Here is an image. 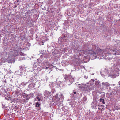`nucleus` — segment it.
Returning <instances> with one entry per match:
<instances>
[{
	"instance_id": "obj_1",
	"label": "nucleus",
	"mask_w": 120,
	"mask_h": 120,
	"mask_svg": "<svg viewBox=\"0 0 120 120\" xmlns=\"http://www.w3.org/2000/svg\"><path fill=\"white\" fill-rule=\"evenodd\" d=\"M23 49L20 46H18L15 45L13 46L11 51L8 52H5L3 53V55L7 56H7L8 57L6 58L7 61L8 63H10L16 56L20 55L24 56L23 54L21 52V50H23Z\"/></svg>"
},
{
	"instance_id": "obj_2",
	"label": "nucleus",
	"mask_w": 120,
	"mask_h": 120,
	"mask_svg": "<svg viewBox=\"0 0 120 120\" xmlns=\"http://www.w3.org/2000/svg\"><path fill=\"white\" fill-rule=\"evenodd\" d=\"M111 66L109 67H105V69L100 72V74L102 76L105 77V76L110 77L113 78H115L116 76H119V68L115 67L113 64H112Z\"/></svg>"
},
{
	"instance_id": "obj_3",
	"label": "nucleus",
	"mask_w": 120,
	"mask_h": 120,
	"mask_svg": "<svg viewBox=\"0 0 120 120\" xmlns=\"http://www.w3.org/2000/svg\"><path fill=\"white\" fill-rule=\"evenodd\" d=\"M120 50H117L114 49H109L108 52H107L105 51L101 50L99 52L97 53H93L91 54V56L93 59L98 58L99 59L105 58V56H107L110 54L119 55L120 54Z\"/></svg>"
},
{
	"instance_id": "obj_4",
	"label": "nucleus",
	"mask_w": 120,
	"mask_h": 120,
	"mask_svg": "<svg viewBox=\"0 0 120 120\" xmlns=\"http://www.w3.org/2000/svg\"><path fill=\"white\" fill-rule=\"evenodd\" d=\"M30 16H27L26 17L23 18V23L26 26H28L30 27L33 26V22L30 19Z\"/></svg>"
},
{
	"instance_id": "obj_5",
	"label": "nucleus",
	"mask_w": 120,
	"mask_h": 120,
	"mask_svg": "<svg viewBox=\"0 0 120 120\" xmlns=\"http://www.w3.org/2000/svg\"><path fill=\"white\" fill-rule=\"evenodd\" d=\"M65 79L68 82L69 85H71L74 81V79L70 75H66L65 77Z\"/></svg>"
},
{
	"instance_id": "obj_6",
	"label": "nucleus",
	"mask_w": 120,
	"mask_h": 120,
	"mask_svg": "<svg viewBox=\"0 0 120 120\" xmlns=\"http://www.w3.org/2000/svg\"><path fill=\"white\" fill-rule=\"evenodd\" d=\"M42 65L43 66L42 67L43 68L45 69H48V68H49L50 64L47 62H45L43 63H42Z\"/></svg>"
},
{
	"instance_id": "obj_7",
	"label": "nucleus",
	"mask_w": 120,
	"mask_h": 120,
	"mask_svg": "<svg viewBox=\"0 0 120 120\" xmlns=\"http://www.w3.org/2000/svg\"><path fill=\"white\" fill-rule=\"evenodd\" d=\"M118 87L116 86L112 90V92H113V93L114 94H116L117 91L119 92V91H120V90H119L118 89Z\"/></svg>"
},
{
	"instance_id": "obj_8",
	"label": "nucleus",
	"mask_w": 120,
	"mask_h": 120,
	"mask_svg": "<svg viewBox=\"0 0 120 120\" xmlns=\"http://www.w3.org/2000/svg\"><path fill=\"white\" fill-rule=\"evenodd\" d=\"M29 100V98H25L24 99H21L20 102L22 104H25Z\"/></svg>"
},
{
	"instance_id": "obj_9",
	"label": "nucleus",
	"mask_w": 120,
	"mask_h": 120,
	"mask_svg": "<svg viewBox=\"0 0 120 120\" xmlns=\"http://www.w3.org/2000/svg\"><path fill=\"white\" fill-rule=\"evenodd\" d=\"M22 92L20 90H17L15 91V94L18 96L21 95L22 94Z\"/></svg>"
},
{
	"instance_id": "obj_10",
	"label": "nucleus",
	"mask_w": 120,
	"mask_h": 120,
	"mask_svg": "<svg viewBox=\"0 0 120 120\" xmlns=\"http://www.w3.org/2000/svg\"><path fill=\"white\" fill-rule=\"evenodd\" d=\"M35 84L34 83H30L28 86V87L31 89L34 88L35 86Z\"/></svg>"
},
{
	"instance_id": "obj_11",
	"label": "nucleus",
	"mask_w": 120,
	"mask_h": 120,
	"mask_svg": "<svg viewBox=\"0 0 120 120\" xmlns=\"http://www.w3.org/2000/svg\"><path fill=\"white\" fill-rule=\"evenodd\" d=\"M71 22V21L69 20H65L64 22L65 25L68 26L70 25Z\"/></svg>"
},
{
	"instance_id": "obj_12",
	"label": "nucleus",
	"mask_w": 120,
	"mask_h": 120,
	"mask_svg": "<svg viewBox=\"0 0 120 120\" xmlns=\"http://www.w3.org/2000/svg\"><path fill=\"white\" fill-rule=\"evenodd\" d=\"M95 85L98 87H100V88L101 83L99 81H96L95 82Z\"/></svg>"
},
{
	"instance_id": "obj_13",
	"label": "nucleus",
	"mask_w": 120,
	"mask_h": 120,
	"mask_svg": "<svg viewBox=\"0 0 120 120\" xmlns=\"http://www.w3.org/2000/svg\"><path fill=\"white\" fill-rule=\"evenodd\" d=\"M50 92L47 91H45L44 92V95L46 97H48L50 94Z\"/></svg>"
},
{
	"instance_id": "obj_14",
	"label": "nucleus",
	"mask_w": 120,
	"mask_h": 120,
	"mask_svg": "<svg viewBox=\"0 0 120 120\" xmlns=\"http://www.w3.org/2000/svg\"><path fill=\"white\" fill-rule=\"evenodd\" d=\"M5 57H7V56H4V57H2V58L0 60L1 61L2 63H4L5 62H6L7 61V60L6 59V58H5Z\"/></svg>"
},
{
	"instance_id": "obj_15",
	"label": "nucleus",
	"mask_w": 120,
	"mask_h": 120,
	"mask_svg": "<svg viewBox=\"0 0 120 120\" xmlns=\"http://www.w3.org/2000/svg\"><path fill=\"white\" fill-rule=\"evenodd\" d=\"M102 84L103 86H104L106 87L110 85V84L109 83L107 82H103Z\"/></svg>"
},
{
	"instance_id": "obj_16",
	"label": "nucleus",
	"mask_w": 120,
	"mask_h": 120,
	"mask_svg": "<svg viewBox=\"0 0 120 120\" xmlns=\"http://www.w3.org/2000/svg\"><path fill=\"white\" fill-rule=\"evenodd\" d=\"M60 98L58 99V101H57V102H59L60 99L62 100L64 98V97L63 95L61 94L60 95Z\"/></svg>"
},
{
	"instance_id": "obj_17",
	"label": "nucleus",
	"mask_w": 120,
	"mask_h": 120,
	"mask_svg": "<svg viewBox=\"0 0 120 120\" xmlns=\"http://www.w3.org/2000/svg\"><path fill=\"white\" fill-rule=\"evenodd\" d=\"M11 27H12L11 25H10L9 26H8V25H7L5 26V28L6 30H7V29L9 30L11 29L10 28H11Z\"/></svg>"
},
{
	"instance_id": "obj_18",
	"label": "nucleus",
	"mask_w": 120,
	"mask_h": 120,
	"mask_svg": "<svg viewBox=\"0 0 120 120\" xmlns=\"http://www.w3.org/2000/svg\"><path fill=\"white\" fill-rule=\"evenodd\" d=\"M23 72H21L20 70H18L16 72V74L20 75H22V73Z\"/></svg>"
},
{
	"instance_id": "obj_19",
	"label": "nucleus",
	"mask_w": 120,
	"mask_h": 120,
	"mask_svg": "<svg viewBox=\"0 0 120 120\" xmlns=\"http://www.w3.org/2000/svg\"><path fill=\"white\" fill-rule=\"evenodd\" d=\"M19 68L20 69L19 70H20V71L21 72H22V71H23L25 69L24 67L23 66H20L19 67Z\"/></svg>"
},
{
	"instance_id": "obj_20",
	"label": "nucleus",
	"mask_w": 120,
	"mask_h": 120,
	"mask_svg": "<svg viewBox=\"0 0 120 120\" xmlns=\"http://www.w3.org/2000/svg\"><path fill=\"white\" fill-rule=\"evenodd\" d=\"M97 105V104L96 102H93L92 104V106H93L94 108H96V106Z\"/></svg>"
},
{
	"instance_id": "obj_21",
	"label": "nucleus",
	"mask_w": 120,
	"mask_h": 120,
	"mask_svg": "<svg viewBox=\"0 0 120 120\" xmlns=\"http://www.w3.org/2000/svg\"><path fill=\"white\" fill-rule=\"evenodd\" d=\"M99 100H100V101L101 102H102L103 104H105V102L104 99L101 98Z\"/></svg>"
},
{
	"instance_id": "obj_22",
	"label": "nucleus",
	"mask_w": 120,
	"mask_h": 120,
	"mask_svg": "<svg viewBox=\"0 0 120 120\" xmlns=\"http://www.w3.org/2000/svg\"><path fill=\"white\" fill-rule=\"evenodd\" d=\"M28 96V95L27 94L25 93H24L23 94V97L24 98L27 97Z\"/></svg>"
},
{
	"instance_id": "obj_23",
	"label": "nucleus",
	"mask_w": 120,
	"mask_h": 120,
	"mask_svg": "<svg viewBox=\"0 0 120 120\" xmlns=\"http://www.w3.org/2000/svg\"><path fill=\"white\" fill-rule=\"evenodd\" d=\"M5 99L7 100H8L10 99V97L8 95H5Z\"/></svg>"
},
{
	"instance_id": "obj_24",
	"label": "nucleus",
	"mask_w": 120,
	"mask_h": 120,
	"mask_svg": "<svg viewBox=\"0 0 120 120\" xmlns=\"http://www.w3.org/2000/svg\"><path fill=\"white\" fill-rule=\"evenodd\" d=\"M28 83V82H26L25 83L24 82H23L21 83V84L24 86H25Z\"/></svg>"
},
{
	"instance_id": "obj_25",
	"label": "nucleus",
	"mask_w": 120,
	"mask_h": 120,
	"mask_svg": "<svg viewBox=\"0 0 120 120\" xmlns=\"http://www.w3.org/2000/svg\"><path fill=\"white\" fill-rule=\"evenodd\" d=\"M40 105L39 104L38 102H37L36 103L35 107H38L40 106Z\"/></svg>"
},
{
	"instance_id": "obj_26",
	"label": "nucleus",
	"mask_w": 120,
	"mask_h": 120,
	"mask_svg": "<svg viewBox=\"0 0 120 120\" xmlns=\"http://www.w3.org/2000/svg\"><path fill=\"white\" fill-rule=\"evenodd\" d=\"M41 99L39 98V96H37L36 98V100L37 101H40Z\"/></svg>"
},
{
	"instance_id": "obj_27",
	"label": "nucleus",
	"mask_w": 120,
	"mask_h": 120,
	"mask_svg": "<svg viewBox=\"0 0 120 120\" xmlns=\"http://www.w3.org/2000/svg\"><path fill=\"white\" fill-rule=\"evenodd\" d=\"M35 70H33V71H29V72L30 73H31V74H32V75H34V71Z\"/></svg>"
},
{
	"instance_id": "obj_28",
	"label": "nucleus",
	"mask_w": 120,
	"mask_h": 120,
	"mask_svg": "<svg viewBox=\"0 0 120 120\" xmlns=\"http://www.w3.org/2000/svg\"><path fill=\"white\" fill-rule=\"evenodd\" d=\"M79 48H78L77 49H75V50L77 51L76 52H78L79 51H80V50L79 49Z\"/></svg>"
},
{
	"instance_id": "obj_29",
	"label": "nucleus",
	"mask_w": 120,
	"mask_h": 120,
	"mask_svg": "<svg viewBox=\"0 0 120 120\" xmlns=\"http://www.w3.org/2000/svg\"><path fill=\"white\" fill-rule=\"evenodd\" d=\"M115 108L117 110H118L119 109H120V108H119L118 106H116L115 107Z\"/></svg>"
},
{
	"instance_id": "obj_30",
	"label": "nucleus",
	"mask_w": 120,
	"mask_h": 120,
	"mask_svg": "<svg viewBox=\"0 0 120 120\" xmlns=\"http://www.w3.org/2000/svg\"><path fill=\"white\" fill-rule=\"evenodd\" d=\"M58 96V94H56L55 96H54V98H56V99H57V97Z\"/></svg>"
},
{
	"instance_id": "obj_31",
	"label": "nucleus",
	"mask_w": 120,
	"mask_h": 120,
	"mask_svg": "<svg viewBox=\"0 0 120 120\" xmlns=\"http://www.w3.org/2000/svg\"><path fill=\"white\" fill-rule=\"evenodd\" d=\"M49 22L50 24H52L53 23L52 20H51V21H49Z\"/></svg>"
},
{
	"instance_id": "obj_32",
	"label": "nucleus",
	"mask_w": 120,
	"mask_h": 120,
	"mask_svg": "<svg viewBox=\"0 0 120 120\" xmlns=\"http://www.w3.org/2000/svg\"><path fill=\"white\" fill-rule=\"evenodd\" d=\"M33 78L32 77H31L30 79L29 80V82H31L32 81V80Z\"/></svg>"
},
{
	"instance_id": "obj_33",
	"label": "nucleus",
	"mask_w": 120,
	"mask_h": 120,
	"mask_svg": "<svg viewBox=\"0 0 120 120\" xmlns=\"http://www.w3.org/2000/svg\"><path fill=\"white\" fill-rule=\"evenodd\" d=\"M52 54H53V56H56V53H55L54 52H52Z\"/></svg>"
},
{
	"instance_id": "obj_34",
	"label": "nucleus",
	"mask_w": 120,
	"mask_h": 120,
	"mask_svg": "<svg viewBox=\"0 0 120 120\" xmlns=\"http://www.w3.org/2000/svg\"><path fill=\"white\" fill-rule=\"evenodd\" d=\"M94 80L93 79H92L90 81V82H92V81L94 82Z\"/></svg>"
},
{
	"instance_id": "obj_35",
	"label": "nucleus",
	"mask_w": 120,
	"mask_h": 120,
	"mask_svg": "<svg viewBox=\"0 0 120 120\" xmlns=\"http://www.w3.org/2000/svg\"><path fill=\"white\" fill-rule=\"evenodd\" d=\"M85 79H87L88 78V76L87 75H85L84 76Z\"/></svg>"
},
{
	"instance_id": "obj_36",
	"label": "nucleus",
	"mask_w": 120,
	"mask_h": 120,
	"mask_svg": "<svg viewBox=\"0 0 120 120\" xmlns=\"http://www.w3.org/2000/svg\"><path fill=\"white\" fill-rule=\"evenodd\" d=\"M73 93L74 94H76V92H73Z\"/></svg>"
},
{
	"instance_id": "obj_37",
	"label": "nucleus",
	"mask_w": 120,
	"mask_h": 120,
	"mask_svg": "<svg viewBox=\"0 0 120 120\" xmlns=\"http://www.w3.org/2000/svg\"><path fill=\"white\" fill-rule=\"evenodd\" d=\"M17 7V6L16 5H15L14 6V8H16Z\"/></svg>"
},
{
	"instance_id": "obj_38",
	"label": "nucleus",
	"mask_w": 120,
	"mask_h": 120,
	"mask_svg": "<svg viewBox=\"0 0 120 120\" xmlns=\"http://www.w3.org/2000/svg\"><path fill=\"white\" fill-rule=\"evenodd\" d=\"M101 106H102V107H104V106L103 105H101Z\"/></svg>"
},
{
	"instance_id": "obj_39",
	"label": "nucleus",
	"mask_w": 120,
	"mask_h": 120,
	"mask_svg": "<svg viewBox=\"0 0 120 120\" xmlns=\"http://www.w3.org/2000/svg\"><path fill=\"white\" fill-rule=\"evenodd\" d=\"M17 2H19V0H17Z\"/></svg>"
},
{
	"instance_id": "obj_40",
	"label": "nucleus",
	"mask_w": 120,
	"mask_h": 120,
	"mask_svg": "<svg viewBox=\"0 0 120 120\" xmlns=\"http://www.w3.org/2000/svg\"><path fill=\"white\" fill-rule=\"evenodd\" d=\"M103 109L102 108V109H101V111H102V110H103L102 109Z\"/></svg>"
},
{
	"instance_id": "obj_41",
	"label": "nucleus",
	"mask_w": 120,
	"mask_h": 120,
	"mask_svg": "<svg viewBox=\"0 0 120 120\" xmlns=\"http://www.w3.org/2000/svg\"><path fill=\"white\" fill-rule=\"evenodd\" d=\"M44 51V50H43ZM44 52H46V51H44Z\"/></svg>"
},
{
	"instance_id": "obj_42",
	"label": "nucleus",
	"mask_w": 120,
	"mask_h": 120,
	"mask_svg": "<svg viewBox=\"0 0 120 120\" xmlns=\"http://www.w3.org/2000/svg\"><path fill=\"white\" fill-rule=\"evenodd\" d=\"M100 109V108H98V109L99 110Z\"/></svg>"
},
{
	"instance_id": "obj_43",
	"label": "nucleus",
	"mask_w": 120,
	"mask_h": 120,
	"mask_svg": "<svg viewBox=\"0 0 120 120\" xmlns=\"http://www.w3.org/2000/svg\"><path fill=\"white\" fill-rule=\"evenodd\" d=\"M6 82V81L5 80L4 81V82Z\"/></svg>"
},
{
	"instance_id": "obj_44",
	"label": "nucleus",
	"mask_w": 120,
	"mask_h": 120,
	"mask_svg": "<svg viewBox=\"0 0 120 120\" xmlns=\"http://www.w3.org/2000/svg\"><path fill=\"white\" fill-rule=\"evenodd\" d=\"M63 39L64 40L65 39L64 38H63Z\"/></svg>"
},
{
	"instance_id": "obj_45",
	"label": "nucleus",
	"mask_w": 120,
	"mask_h": 120,
	"mask_svg": "<svg viewBox=\"0 0 120 120\" xmlns=\"http://www.w3.org/2000/svg\"><path fill=\"white\" fill-rule=\"evenodd\" d=\"M62 34H64V33H63V32H62Z\"/></svg>"
},
{
	"instance_id": "obj_46",
	"label": "nucleus",
	"mask_w": 120,
	"mask_h": 120,
	"mask_svg": "<svg viewBox=\"0 0 120 120\" xmlns=\"http://www.w3.org/2000/svg\"><path fill=\"white\" fill-rule=\"evenodd\" d=\"M67 24H68V22H67Z\"/></svg>"
},
{
	"instance_id": "obj_47",
	"label": "nucleus",
	"mask_w": 120,
	"mask_h": 120,
	"mask_svg": "<svg viewBox=\"0 0 120 120\" xmlns=\"http://www.w3.org/2000/svg\"><path fill=\"white\" fill-rule=\"evenodd\" d=\"M65 39V40H67V39Z\"/></svg>"
}]
</instances>
